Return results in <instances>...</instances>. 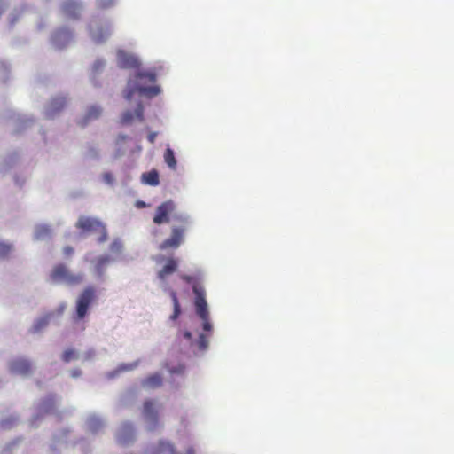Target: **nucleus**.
<instances>
[{"instance_id": "nucleus-1", "label": "nucleus", "mask_w": 454, "mask_h": 454, "mask_svg": "<svg viewBox=\"0 0 454 454\" xmlns=\"http://www.w3.org/2000/svg\"><path fill=\"white\" fill-rule=\"evenodd\" d=\"M192 290L195 295V313L200 325L195 329L194 336L191 331H185L184 337L190 341L192 347L204 353L208 348L214 325L211 321L209 307L206 300V292L203 286H192Z\"/></svg>"}, {"instance_id": "nucleus-2", "label": "nucleus", "mask_w": 454, "mask_h": 454, "mask_svg": "<svg viewBox=\"0 0 454 454\" xmlns=\"http://www.w3.org/2000/svg\"><path fill=\"white\" fill-rule=\"evenodd\" d=\"M176 206L171 200L162 202L155 209L153 222L160 225L169 223L170 219L176 221L179 225L171 227L170 236L164 239L159 248L160 250L177 249L184 240L185 232L189 226V218L186 215L176 214Z\"/></svg>"}, {"instance_id": "nucleus-3", "label": "nucleus", "mask_w": 454, "mask_h": 454, "mask_svg": "<svg viewBox=\"0 0 454 454\" xmlns=\"http://www.w3.org/2000/svg\"><path fill=\"white\" fill-rule=\"evenodd\" d=\"M156 81V75L152 72H138L134 80L128 82V90L125 92V98L130 100L134 94L138 93L139 95H145L148 97H153L160 93V88L158 86H144L141 82H151L153 83Z\"/></svg>"}, {"instance_id": "nucleus-4", "label": "nucleus", "mask_w": 454, "mask_h": 454, "mask_svg": "<svg viewBox=\"0 0 454 454\" xmlns=\"http://www.w3.org/2000/svg\"><path fill=\"white\" fill-rule=\"evenodd\" d=\"M96 291L92 286H88L79 294L75 299L74 311L73 314V321L76 325L84 323L86 317L90 313V309L96 302Z\"/></svg>"}, {"instance_id": "nucleus-5", "label": "nucleus", "mask_w": 454, "mask_h": 454, "mask_svg": "<svg viewBox=\"0 0 454 454\" xmlns=\"http://www.w3.org/2000/svg\"><path fill=\"white\" fill-rule=\"evenodd\" d=\"M161 408V404L156 400L148 399L145 401L141 411V418L147 430L154 431L162 427L160 420Z\"/></svg>"}, {"instance_id": "nucleus-6", "label": "nucleus", "mask_w": 454, "mask_h": 454, "mask_svg": "<svg viewBox=\"0 0 454 454\" xmlns=\"http://www.w3.org/2000/svg\"><path fill=\"white\" fill-rule=\"evenodd\" d=\"M7 370L11 374L27 378L33 373V364L24 356H15L8 361Z\"/></svg>"}, {"instance_id": "nucleus-7", "label": "nucleus", "mask_w": 454, "mask_h": 454, "mask_svg": "<svg viewBox=\"0 0 454 454\" xmlns=\"http://www.w3.org/2000/svg\"><path fill=\"white\" fill-rule=\"evenodd\" d=\"M76 227L84 231H99L101 235L98 238V242L102 243L106 240L107 233L106 227L97 219L81 216L76 223Z\"/></svg>"}, {"instance_id": "nucleus-8", "label": "nucleus", "mask_w": 454, "mask_h": 454, "mask_svg": "<svg viewBox=\"0 0 454 454\" xmlns=\"http://www.w3.org/2000/svg\"><path fill=\"white\" fill-rule=\"evenodd\" d=\"M51 279L54 282H63L66 284H77L81 281V279L74 276L63 263L54 266L51 272Z\"/></svg>"}, {"instance_id": "nucleus-9", "label": "nucleus", "mask_w": 454, "mask_h": 454, "mask_svg": "<svg viewBox=\"0 0 454 454\" xmlns=\"http://www.w3.org/2000/svg\"><path fill=\"white\" fill-rule=\"evenodd\" d=\"M66 309V304H60L56 311L45 313L35 319L31 325L30 332L33 333H39L43 332L50 324L55 314L61 316Z\"/></svg>"}, {"instance_id": "nucleus-10", "label": "nucleus", "mask_w": 454, "mask_h": 454, "mask_svg": "<svg viewBox=\"0 0 454 454\" xmlns=\"http://www.w3.org/2000/svg\"><path fill=\"white\" fill-rule=\"evenodd\" d=\"M112 35V26L110 23H97L90 25V35L95 43H105Z\"/></svg>"}, {"instance_id": "nucleus-11", "label": "nucleus", "mask_w": 454, "mask_h": 454, "mask_svg": "<svg viewBox=\"0 0 454 454\" xmlns=\"http://www.w3.org/2000/svg\"><path fill=\"white\" fill-rule=\"evenodd\" d=\"M153 454H195V450L193 447L189 446L184 451H178L171 441L161 439L158 442Z\"/></svg>"}, {"instance_id": "nucleus-12", "label": "nucleus", "mask_w": 454, "mask_h": 454, "mask_svg": "<svg viewBox=\"0 0 454 454\" xmlns=\"http://www.w3.org/2000/svg\"><path fill=\"white\" fill-rule=\"evenodd\" d=\"M135 428L129 422H123L116 432V439L121 444H129L135 440Z\"/></svg>"}, {"instance_id": "nucleus-13", "label": "nucleus", "mask_w": 454, "mask_h": 454, "mask_svg": "<svg viewBox=\"0 0 454 454\" xmlns=\"http://www.w3.org/2000/svg\"><path fill=\"white\" fill-rule=\"evenodd\" d=\"M117 62L122 68H135L139 66L137 58L123 50L117 51Z\"/></svg>"}, {"instance_id": "nucleus-14", "label": "nucleus", "mask_w": 454, "mask_h": 454, "mask_svg": "<svg viewBox=\"0 0 454 454\" xmlns=\"http://www.w3.org/2000/svg\"><path fill=\"white\" fill-rule=\"evenodd\" d=\"M162 374L160 372H155L145 378L141 381V386L147 391L154 390L162 385Z\"/></svg>"}, {"instance_id": "nucleus-15", "label": "nucleus", "mask_w": 454, "mask_h": 454, "mask_svg": "<svg viewBox=\"0 0 454 454\" xmlns=\"http://www.w3.org/2000/svg\"><path fill=\"white\" fill-rule=\"evenodd\" d=\"M64 14L72 19H77L82 11V5L74 0H65L62 4Z\"/></svg>"}, {"instance_id": "nucleus-16", "label": "nucleus", "mask_w": 454, "mask_h": 454, "mask_svg": "<svg viewBox=\"0 0 454 454\" xmlns=\"http://www.w3.org/2000/svg\"><path fill=\"white\" fill-rule=\"evenodd\" d=\"M73 38L72 33L66 28L57 30L52 35V42L58 48H62Z\"/></svg>"}, {"instance_id": "nucleus-17", "label": "nucleus", "mask_w": 454, "mask_h": 454, "mask_svg": "<svg viewBox=\"0 0 454 454\" xmlns=\"http://www.w3.org/2000/svg\"><path fill=\"white\" fill-rule=\"evenodd\" d=\"M86 427L93 434L98 433L104 427V419L95 413L89 414L85 421Z\"/></svg>"}, {"instance_id": "nucleus-18", "label": "nucleus", "mask_w": 454, "mask_h": 454, "mask_svg": "<svg viewBox=\"0 0 454 454\" xmlns=\"http://www.w3.org/2000/svg\"><path fill=\"white\" fill-rule=\"evenodd\" d=\"M93 353V351L90 350L82 354L76 349L69 348L63 353V360L67 363L72 361L86 360L89 359Z\"/></svg>"}, {"instance_id": "nucleus-19", "label": "nucleus", "mask_w": 454, "mask_h": 454, "mask_svg": "<svg viewBox=\"0 0 454 454\" xmlns=\"http://www.w3.org/2000/svg\"><path fill=\"white\" fill-rule=\"evenodd\" d=\"M144 107L141 103H138L134 113L131 111H127L122 114L121 122L123 124L130 123L134 118L136 117L139 121H143L144 119Z\"/></svg>"}, {"instance_id": "nucleus-20", "label": "nucleus", "mask_w": 454, "mask_h": 454, "mask_svg": "<svg viewBox=\"0 0 454 454\" xmlns=\"http://www.w3.org/2000/svg\"><path fill=\"white\" fill-rule=\"evenodd\" d=\"M140 362H141V360L137 359V360H135V361L129 362V363H121L116 367V369H114L113 372H109V377L114 378L122 372L134 371L138 367V365L140 364Z\"/></svg>"}, {"instance_id": "nucleus-21", "label": "nucleus", "mask_w": 454, "mask_h": 454, "mask_svg": "<svg viewBox=\"0 0 454 454\" xmlns=\"http://www.w3.org/2000/svg\"><path fill=\"white\" fill-rule=\"evenodd\" d=\"M177 269V261L174 258H168L167 260L166 264L162 268L161 270L159 272V278L161 280H164V278L171 274H173Z\"/></svg>"}, {"instance_id": "nucleus-22", "label": "nucleus", "mask_w": 454, "mask_h": 454, "mask_svg": "<svg viewBox=\"0 0 454 454\" xmlns=\"http://www.w3.org/2000/svg\"><path fill=\"white\" fill-rule=\"evenodd\" d=\"M67 105V99L64 97H57L51 99L47 112L48 116H52L55 113L60 111Z\"/></svg>"}, {"instance_id": "nucleus-23", "label": "nucleus", "mask_w": 454, "mask_h": 454, "mask_svg": "<svg viewBox=\"0 0 454 454\" xmlns=\"http://www.w3.org/2000/svg\"><path fill=\"white\" fill-rule=\"evenodd\" d=\"M172 301H173V313L169 316L168 319V324L170 326H174L176 325V319L179 317L181 314V308L176 294L173 293L172 294Z\"/></svg>"}, {"instance_id": "nucleus-24", "label": "nucleus", "mask_w": 454, "mask_h": 454, "mask_svg": "<svg viewBox=\"0 0 454 454\" xmlns=\"http://www.w3.org/2000/svg\"><path fill=\"white\" fill-rule=\"evenodd\" d=\"M101 113H102V109L99 106H90L88 109L87 114L84 116L83 120L82 121L81 125L83 127V126L87 125V123L90 121L98 119L100 116Z\"/></svg>"}, {"instance_id": "nucleus-25", "label": "nucleus", "mask_w": 454, "mask_h": 454, "mask_svg": "<svg viewBox=\"0 0 454 454\" xmlns=\"http://www.w3.org/2000/svg\"><path fill=\"white\" fill-rule=\"evenodd\" d=\"M142 181L149 185L156 186L160 184L159 173L157 170L153 169L151 171L143 173Z\"/></svg>"}, {"instance_id": "nucleus-26", "label": "nucleus", "mask_w": 454, "mask_h": 454, "mask_svg": "<svg viewBox=\"0 0 454 454\" xmlns=\"http://www.w3.org/2000/svg\"><path fill=\"white\" fill-rule=\"evenodd\" d=\"M164 160L170 168H176V160L175 158V153L174 151L169 147H168L164 153Z\"/></svg>"}, {"instance_id": "nucleus-27", "label": "nucleus", "mask_w": 454, "mask_h": 454, "mask_svg": "<svg viewBox=\"0 0 454 454\" xmlns=\"http://www.w3.org/2000/svg\"><path fill=\"white\" fill-rule=\"evenodd\" d=\"M57 403V399L55 396H51L48 400H46L41 407V410L44 412H52L55 409V405Z\"/></svg>"}, {"instance_id": "nucleus-28", "label": "nucleus", "mask_w": 454, "mask_h": 454, "mask_svg": "<svg viewBox=\"0 0 454 454\" xmlns=\"http://www.w3.org/2000/svg\"><path fill=\"white\" fill-rule=\"evenodd\" d=\"M50 234H51V231L48 227L40 226L36 229L35 236V239H42L45 237L50 236Z\"/></svg>"}, {"instance_id": "nucleus-29", "label": "nucleus", "mask_w": 454, "mask_h": 454, "mask_svg": "<svg viewBox=\"0 0 454 454\" xmlns=\"http://www.w3.org/2000/svg\"><path fill=\"white\" fill-rule=\"evenodd\" d=\"M110 262V258L108 256H102V257H99L98 260H97V264H96V270L98 274H101L103 269L105 268V266L106 264H108Z\"/></svg>"}, {"instance_id": "nucleus-30", "label": "nucleus", "mask_w": 454, "mask_h": 454, "mask_svg": "<svg viewBox=\"0 0 454 454\" xmlns=\"http://www.w3.org/2000/svg\"><path fill=\"white\" fill-rule=\"evenodd\" d=\"M12 246L0 242V258L7 257L12 252Z\"/></svg>"}, {"instance_id": "nucleus-31", "label": "nucleus", "mask_w": 454, "mask_h": 454, "mask_svg": "<svg viewBox=\"0 0 454 454\" xmlns=\"http://www.w3.org/2000/svg\"><path fill=\"white\" fill-rule=\"evenodd\" d=\"M188 284H200L204 280V278L201 274H198L194 277L185 276L183 278Z\"/></svg>"}, {"instance_id": "nucleus-32", "label": "nucleus", "mask_w": 454, "mask_h": 454, "mask_svg": "<svg viewBox=\"0 0 454 454\" xmlns=\"http://www.w3.org/2000/svg\"><path fill=\"white\" fill-rule=\"evenodd\" d=\"M167 370L171 374H182L184 372V367L182 364H176L171 366H167Z\"/></svg>"}, {"instance_id": "nucleus-33", "label": "nucleus", "mask_w": 454, "mask_h": 454, "mask_svg": "<svg viewBox=\"0 0 454 454\" xmlns=\"http://www.w3.org/2000/svg\"><path fill=\"white\" fill-rule=\"evenodd\" d=\"M122 244L120 240H114L110 247V249L114 253H120L121 251Z\"/></svg>"}, {"instance_id": "nucleus-34", "label": "nucleus", "mask_w": 454, "mask_h": 454, "mask_svg": "<svg viewBox=\"0 0 454 454\" xmlns=\"http://www.w3.org/2000/svg\"><path fill=\"white\" fill-rule=\"evenodd\" d=\"M114 0H99L98 5L100 9H106L113 5Z\"/></svg>"}, {"instance_id": "nucleus-35", "label": "nucleus", "mask_w": 454, "mask_h": 454, "mask_svg": "<svg viewBox=\"0 0 454 454\" xmlns=\"http://www.w3.org/2000/svg\"><path fill=\"white\" fill-rule=\"evenodd\" d=\"M104 65L105 62L103 60H97L93 65V70L97 72L99 69H101L104 67Z\"/></svg>"}, {"instance_id": "nucleus-36", "label": "nucleus", "mask_w": 454, "mask_h": 454, "mask_svg": "<svg viewBox=\"0 0 454 454\" xmlns=\"http://www.w3.org/2000/svg\"><path fill=\"white\" fill-rule=\"evenodd\" d=\"M103 178L107 184H112L114 181V176L111 173H105L103 175Z\"/></svg>"}, {"instance_id": "nucleus-37", "label": "nucleus", "mask_w": 454, "mask_h": 454, "mask_svg": "<svg viewBox=\"0 0 454 454\" xmlns=\"http://www.w3.org/2000/svg\"><path fill=\"white\" fill-rule=\"evenodd\" d=\"M7 2L5 0H0V16L4 12L7 8Z\"/></svg>"}, {"instance_id": "nucleus-38", "label": "nucleus", "mask_w": 454, "mask_h": 454, "mask_svg": "<svg viewBox=\"0 0 454 454\" xmlns=\"http://www.w3.org/2000/svg\"><path fill=\"white\" fill-rule=\"evenodd\" d=\"M156 137H157V133L156 132H151L148 134L147 136V139L150 143L153 144L155 139H156Z\"/></svg>"}, {"instance_id": "nucleus-39", "label": "nucleus", "mask_w": 454, "mask_h": 454, "mask_svg": "<svg viewBox=\"0 0 454 454\" xmlns=\"http://www.w3.org/2000/svg\"><path fill=\"white\" fill-rule=\"evenodd\" d=\"M81 374H82V372H81V370H79V369H74V370H72V371L70 372V375H71V377H73V378H78V377H80V376H81Z\"/></svg>"}, {"instance_id": "nucleus-40", "label": "nucleus", "mask_w": 454, "mask_h": 454, "mask_svg": "<svg viewBox=\"0 0 454 454\" xmlns=\"http://www.w3.org/2000/svg\"><path fill=\"white\" fill-rule=\"evenodd\" d=\"M73 253V248L71 247H66L64 248V254L66 255H70Z\"/></svg>"}, {"instance_id": "nucleus-41", "label": "nucleus", "mask_w": 454, "mask_h": 454, "mask_svg": "<svg viewBox=\"0 0 454 454\" xmlns=\"http://www.w3.org/2000/svg\"><path fill=\"white\" fill-rule=\"evenodd\" d=\"M128 138L126 135H119L117 137V143L123 142Z\"/></svg>"}]
</instances>
